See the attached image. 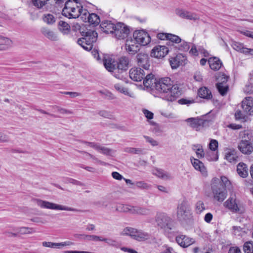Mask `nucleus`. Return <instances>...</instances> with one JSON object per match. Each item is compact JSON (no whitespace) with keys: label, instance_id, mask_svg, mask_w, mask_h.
I'll use <instances>...</instances> for the list:
<instances>
[{"label":"nucleus","instance_id":"f257e3e1","mask_svg":"<svg viewBox=\"0 0 253 253\" xmlns=\"http://www.w3.org/2000/svg\"><path fill=\"white\" fill-rule=\"evenodd\" d=\"M156 88L160 92L168 93L165 99L170 102L176 100L180 94L178 85L169 77L159 79L156 83Z\"/></svg>","mask_w":253,"mask_h":253},{"label":"nucleus","instance_id":"f03ea898","mask_svg":"<svg viewBox=\"0 0 253 253\" xmlns=\"http://www.w3.org/2000/svg\"><path fill=\"white\" fill-rule=\"evenodd\" d=\"M62 14L69 19L80 17L82 20H85L87 10L83 9L81 4L77 0H68L62 9Z\"/></svg>","mask_w":253,"mask_h":253},{"label":"nucleus","instance_id":"7ed1b4c3","mask_svg":"<svg viewBox=\"0 0 253 253\" xmlns=\"http://www.w3.org/2000/svg\"><path fill=\"white\" fill-rule=\"evenodd\" d=\"M211 186L213 200L219 203L223 202L227 197V191L220 183L219 179L217 177L213 178Z\"/></svg>","mask_w":253,"mask_h":253},{"label":"nucleus","instance_id":"20e7f679","mask_svg":"<svg viewBox=\"0 0 253 253\" xmlns=\"http://www.w3.org/2000/svg\"><path fill=\"white\" fill-rule=\"evenodd\" d=\"M241 140L238 148L240 151L245 155H250L253 152V136L251 133L244 131L240 133Z\"/></svg>","mask_w":253,"mask_h":253},{"label":"nucleus","instance_id":"39448f33","mask_svg":"<svg viewBox=\"0 0 253 253\" xmlns=\"http://www.w3.org/2000/svg\"><path fill=\"white\" fill-rule=\"evenodd\" d=\"M84 37L79 39L77 42L86 50H90L93 47V43L97 40V33L96 31L88 30L85 33L83 32Z\"/></svg>","mask_w":253,"mask_h":253},{"label":"nucleus","instance_id":"423d86ee","mask_svg":"<svg viewBox=\"0 0 253 253\" xmlns=\"http://www.w3.org/2000/svg\"><path fill=\"white\" fill-rule=\"evenodd\" d=\"M176 216L177 219L181 221L186 222L192 219V210L188 202L184 200L178 204Z\"/></svg>","mask_w":253,"mask_h":253},{"label":"nucleus","instance_id":"0eeeda50","mask_svg":"<svg viewBox=\"0 0 253 253\" xmlns=\"http://www.w3.org/2000/svg\"><path fill=\"white\" fill-rule=\"evenodd\" d=\"M133 39L139 45L146 46L151 42V37L149 34L144 30H135L132 34Z\"/></svg>","mask_w":253,"mask_h":253},{"label":"nucleus","instance_id":"6e6552de","mask_svg":"<svg viewBox=\"0 0 253 253\" xmlns=\"http://www.w3.org/2000/svg\"><path fill=\"white\" fill-rule=\"evenodd\" d=\"M130 33L128 26L123 23H116L113 36L118 40H124L128 37Z\"/></svg>","mask_w":253,"mask_h":253},{"label":"nucleus","instance_id":"1a4fd4ad","mask_svg":"<svg viewBox=\"0 0 253 253\" xmlns=\"http://www.w3.org/2000/svg\"><path fill=\"white\" fill-rule=\"evenodd\" d=\"M157 224L161 228L171 229L172 219L165 213H159L155 219Z\"/></svg>","mask_w":253,"mask_h":253},{"label":"nucleus","instance_id":"9d476101","mask_svg":"<svg viewBox=\"0 0 253 253\" xmlns=\"http://www.w3.org/2000/svg\"><path fill=\"white\" fill-rule=\"evenodd\" d=\"M125 49L129 54L134 55L140 50V45L133 37H130L126 40Z\"/></svg>","mask_w":253,"mask_h":253},{"label":"nucleus","instance_id":"9b49d317","mask_svg":"<svg viewBox=\"0 0 253 253\" xmlns=\"http://www.w3.org/2000/svg\"><path fill=\"white\" fill-rule=\"evenodd\" d=\"M241 107L246 115L253 116V99L252 97L244 98L242 101Z\"/></svg>","mask_w":253,"mask_h":253},{"label":"nucleus","instance_id":"f8f14e48","mask_svg":"<svg viewBox=\"0 0 253 253\" xmlns=\"http://www.w3.org/2000/svg\"><path fill=\"white\" fill-rule=\"evenodd\" d=\"M224 206L232 211L237 212L240 211L238 202L235 194L231 196L224 202Z\"/></svg>","mask_w":253,"mask_h":253},{"label":"nucleus","instance_id":"ddd939ff","mask_svg":"<svg viewBox=\"0 0 253 253\" xmlns=\"http://www.w3.org/2000/svg\"><path fill=\"white\" fill-rule=\"evenodd\" d=\"M175 14L181 18L187 19L194 21L200 19L199 16L196 14L184 10L180 8H176L175 10Z\"/></svg>","mask_w":253,"mask_h":253},{"label":"nucleus","instance_id":"4468645a","mask_svg":"<svg viewBox=\"0 0 253 253\" xmlns=\"http://www.w3.org/2000/svg\"><path fill=\"white\" fill-rule=\"evenodd\" d=\"M190 161L193 167L198 171H199L202 175L204 177H207L208 175L207 168L204 164L199 159H195L193 157L190 158Z\"/></svg>","mask_w":253,"mask_h":253},{"label":"nucleus","instance_id":"2eb2a0df","mask_svg":"<svg viewBox=\"0 0 253 253\" xmlns=\"http://www.w3.org/2000/svg\"><path fill=\"white\" fill-rule=\"evenodd\" d=\"M130 78L135 82H140L144 79L145 73L140 68H132L129 72Z\"/></svg>","mask_w":253,"mask_h":253},{"label":"nucleus","instance_id":"dca6fc26","mask_svg":"<svg viewBox=\"0 0 253 253\" xmlns=\"http://www.w3.org/2000/svg\"><path fill=\"white\" fill-rule=\"evenodd\" d=\"M169 52L168 48L164 45H157L152 50L151 56L157 58L164 57Z\"/></svg>","mask_w":253,"mask_h":253},{"label":"nucleus","instance_id":"f3484780","mask_svg":"<svg viewBox=\"0 0 253 253\" xmlns=\"http://www.w3.org/2000/svg\"><path fill=\"white\" fill-rule=\"evenodd\" d=\"M186 57L182 54H178L174 57L169 59L170 65L172 69H176L179 66L183 65L186 63Z\"/></svg>","mask_w":253,"mask_h":253},{"label":"nucleus","instance_id":"a211bd4d","mask_svg":"<svg viewBox=\"0 0 253 253\" xmlns=\"http://www.w3.org/2000/svg\"><path fill=\"white\" fill-rule=\"evenodd\" d=\"M185 121L188 123L189 126L196 131L201 130L204 126L205 122L198 118H190L186 119Z\"/></svg>","mask_w":253,"mask_h":253},{"label":"nucleus","instance_id":"6ab92c4d","mask_svg":"<svg viewBox=\"0 0 253 253\" xmlns=\"http://www.w3.org/2000/svg\"><path fill=\"white\" fill-rule=\"evenodd\" d=\"M87 145L88 146L94 148L99 152L105 155L113 156L114 153L112 149L96 143L88 142Z\"/></svg>","mask_w":253,"mask_h":253},{"label":"nucleus","instance_id":"aec40b11","mask_svg":"<svg viewBox=\"0 0 253 253\" xmlns=\"http://www.w3.org/2000/svg\"><path fill=\"white\" fill-rule=\"evenodd\" d=\"M137 64L139 66L143 67L145 70H148L150 66L149 63V56L148 54L139 53L136 56Z\"/></svg>","mask_w":253,"mask_h":253},{"label":"nucleus","instance_id":"412c9836","mask_svg":"<svg viewBox=\"0 0 253 253\" xmlns=\"http://www.w3.org/2000/svg\"><path fill=\"white\" fill-rule=\"evenodd\" d=\"M116 24L109 20H105L100 24L101 30L105 33L113 34Z\"/></svg>","mask_w":253,"mask_h":253},{"label":"nucleus","instance_id":"4be33fe9","mask_svg":"<svg viewBox=\"0 0 253 253\" xmlns=\"http://www.w3.org/2000/svg\"><path fill=\"white\" fill-rule=\"evenodd\" d=\"M176 241L181 247L186 248L193 244L195 241L185 235H180L176 237Z\"/></svg>","mask_w":253,"mask_h":253},{"label":"nucleus","instance_id":"5701e85b","mask_svg":"<svg viewBox=\"0 0 253 253\" xmlns=\"http://www.w3.org/2000/svg\"><path fill=\"white\" fill-rule=\"evenodd\" d=\"M114 87L119 92L131 98H135V95L133 91L129 90L123 84L117 83L115 84Z\"/></svg>","mask_w":253,"mask_h":253},{"label":"nucleus","instance_id":"b1692460","mask_svg":"<svg viewBox=\"0 0 253 253\" xmlns=\"http://www.w3.org/2000/svg\"><path fill=\"white\" fill-rule=\"evenodd\" d=\"M103 64L109 72L116 70L117 61L110 57H105L103 59Z\"/></svg>","mask_w":253,"mask_h":253},{"label":"nucleus","instance_id":"393cba45","mask_svg":"<svg viewBox=\"0 0 253 253\" xmlns=\"http://www.w3.org/2000/svg\"><path fill=\"white\" fill-rule=\"evenodd\" d=\"M130 213L142 215H148L151 214L149 209L138 206H132Z\"/></svg>","mask_w":253,"mask_h":253},{"label":"nucleus","instance_id":"a878e982","mask_svg":"<svg viewBox=\"0 0 253 253\" xmlns=\"http://www.w3.org/2000/svg\"><path fill=\"white\" fill-rule=\"evenodd\" d=\"M208 63L211 69L214 71L219 70L222 65L221 61L216 57L210 58Z\"/></svg>","mask_w":253,"mask_h":253},{"label":"nucleus","instance_id":"bb28decb","mask_svg":"<svg viewBox=\"0 0 253 253\" xmlns=\"http://www.w3.org/2000/svg\"><path fill=\"white\" fill-rule=\"evenodd\" d=\"M128 58L126 57H122L117 61L116 70L121 71H126L128 67Z\"/></svg>","mask_w":253,"mask_h":253},{"label":"nucleus","instance_id":"cd10ccee","mask_svg":"<svg viewBox=\"0 0 253 253\" xmlns=\"http://www.w3.org/2000/svg\"><path fill=\"white\" fill-rule=\"evenodd\" d=\"M48 209L54 210L67 211L74 212L78 211V210L73 208L50 202H48Z\"/></svg>","mask_w":253,"mask_h":253},{"label":"nucleus","instance_id":"c85d7f7f","mask_svg":"<svg viewBox=\"0 0 253 253\" xmlns=\"http://www.w3.org/2000/svg\"><path fill=\"white\" fill-rule=\"evenodd\" d=\"M152 173L164 180H169L171 178V175L169 173L162 169H153Z\"/></svg>","mask_w":253,"mask_h":253},{"label":"nucleus","instance_id":"c756f323","mask_svg":"<svg viewBox=\"0 0 253 253\" xmlns=\"http://www.w3.org/2000/svg\"><path fill=\"white\" fill-rule=\"evenodd\" d=\"M225 158L230 163H234L237 161L238 157L236 150L232 148L226 150Z\"/></svg>","mask_w":253,"mask_h":253},{"label":"nucleus","instance_id":"7c9ffc66","mask_svg":"<svg viewBox=\"0 0 253 253\" xmlns=\"http://www.w3.org/2000/svg\"><path fill=\"white\" fill-rule=\"evenodd\" d=\"M85 18L86 19L83 21L85 22H88L90 24L97 25L100 22L99 17L95 13L89 14L87 11Z\"/></svg>","mask_w":253,"mask_h":253},{"label":"nucleus","instance_id":"2f4dec72","mask_svg":"<svg viewBox=\"0 0 253 253\" xmlns=\"http://www.w3.org/2000/svg\"><path fill=\"white\" fill-rule=\"evenodd\" d=\"M237 171L242 177L245 178L248 175V169L247 166L243 163H240L237 167Z\"/></svg>","mask_w":253,"mask_h":253},{"label":"nucleus","instance_id":"473e14b6","mask_svg":"<svg viewBox=\"0 0 253 253\" xmlns=\"http://www.w3.org/2000/svg\"><path fill=\"white\" fill-rule=\"evenodd\" d=\"M58 28L60 32L64 35H68L71 32L69 24L63 21H60L58 23Z\"/></svg>","mask_w":253,"mask_h":253},{"label":"nucleus","instance_id":"72a5a7b5","mask_svg":"<svg viewBox=\"0 0 253 253\" xmlns=\"http://www.w3.org/2000/svg\"><path fill=\"white\" fill-rule=\"evenodd\" d=\"M199 96L201 98L210 99L212 96L211 91L206 87H202L198 90Z\"/></svg>","mask_w":253,"mask_h":253},{"label":"nucleus","instance_id":"f704fd0d","mask_svg":"<svg viewBox=\"0 0 253 253\" xmlns=\"http://www.w3.org/2000/svg\"><path fill=\"white\" fill-rule=\"evenodd\" d=\"M137 229L131 228V227H126L124 228L121 232V234L122 235H127L130 236L134 239H135L136 233Z\"/></svg>","mask_w":253,"mask_h":253},{"label":"nucleus","instance_id":"c9c22d12","mask_svg":"<svg viewBox=\"0 0 253 253\" xmlns=\"http://www.w3.org/2000/svg\"><path fill=\"white\" fill-rule=\"evenodd\" d=\"M231 46L233 48L237 51L247 54L248 48L245 47L243 43L234 42H232Z\"/></svg>","mask_w":253,"mask_h":253},{"label":"nucleus","instance_id":"e433bc0d","mask_svg":"<svg viewBox=\"0 0 253 253\" xmlns=\"http://www.w3.org/2000/svg\"><path fill=\"white\" fill-rule=\"evenodd\" d=\"M132 206L118 204L115 207V211L118 212H129L130 213Z\"/></svg>","mask_w":253,"mask_h":253},{"label":"nucleus","instance_id":"4c0bfd02","mask_svg":"<svg viewBox=\"0 0 253 253\" xmlns=\"http://www.w3.org/2000/svg\"><path fill=\"white\" fill-rule=\"evenodd\" d=\"M73 244L74 243L72 242L69 241L58 243L48 242V248L60 249L62 247L72 246Z\"/></svg>","mask_w":253,"mask_h":253},{"label":"nucleus","instance_id":"58836bf2","mask_svg":"<svg viewBox=\"0 0 253 253\" xmlns=\"http://www.w3.org/2000/svg\"><path fill=\"white\" fill-rule=\"evenodd\" d=\"M150 237V235L148 233L142 230H137L135 240L138 241H143L149 239Z\"/></svg>","mask_w":253,"mask_h":253},{"label":"nucleus","instance_id":"ea45409f","mask_svg":"<svg viewBox=\"0 0 253 253\" xmlns=\"http://www.w3.org/2000/svg\"><path fill=\"white\" fill-rule=\"evenodd\" d=\"M155 80L154 76L152 74H149L144 79V85L147 87H150L155 83Z\"/></svg>","mask_w":253,"mask_h":253},{"label":"nucleus","instance_id":"a19ab883","mask_svg":"<svg viewBox=\"0 0 253 253\" xmlns=\"http://www.w3.org/2000/svg\"><path fill=\"white\" fill-rule=\"evenodd\" d=\"M193 149L195 151L197 157L198 159H201L204 157L205 152L203 149L202 146L201 145H195L193 147Z\"/></svg>","mask_w":253,"mask_h":253},{"label":"nucleus","instance_id":"79ce46f5","mask_svg":"<svg viewBox=\"0 0 253 253\" xmlns=\"http://www.w3.org/2000/svg\"><path fill=\"white\" fill-rule=\"evenodd\" d=\"M18 231V233L19 234H29L35 232L33 228L27 227H20L16 229Z\"/></svg>","mask_w":253,"mask_h":253},{"label":"nucleus","instance_id":"37998d69","mask_svg":"<svg viewBox=\"0 0 253 253\" xmlns=\"http://www.w3.org/2000/svg\"><path fill=\"white\" fill-rule=\"evenodd\" d=\"M216 87L220 94L223 96L226 94L228 90V86L227 84H223V83H217Z\"/></svg>","mask_w":253,"mask_h":253},{"label":"nucleus","instance_id":"c03bdc74","mask_svg":"<svg viewBox=\"0 0 253 253\" xmlns=\"http://www.w3.org/2000/svg\"><path fill=\"white\" fill-rule=\"evenodd\" d=\"M47 0H31L32 5L38 9H41L46 5Z\"/></svg>","mask_w":253,"mask_h":253},{"label":"nucleus","instance_id":"a18cd8bd","mask_svg":"<svg viewBox=\"0 0 253 253\" xmlns=\"http://www.w3.org/2000/svg\"><path fill=\"white\" fill-rule=\"evenodd\" d=\"M12 43V41L9 39L0 36V44L6 49H8Z\"/></svg>","mask_w":253,"mask_h":253},{"label":"nucleus","instance_id":"49530a36","mask_svg":"<svg viewBox=\"0 0 253 253\" xmlns=\"http://www.w3.org/2000/svg\"><path fill=\"white\" fill-rule=\"evenodd\" d=\"M243 249L245 253H253V242H246L244 245Z\"/></svg>","mask_w":253,"mask_h":253},{"label":"nucleus","instance_id":"de8ad7c7","mask_svg":"<svg viewBox=\"0 0 253 253\" xmlns=\"http://www.w3.org/2000/svg\"><path fill=\"white\" fill-rule=\"evenodd\" d=\"M195 208L197 213H201L205 210V206L203 202L201 201H198L195 204Z\"/></svg>","mask_w":253,"mask_h":253},{"label":"nucleus","instance_id":"09e8293b","mask_svg":"<svg viewBox=\"0 0 253 253\" xmlns=\"http://www.w3.org/2000/svg\"><path fill=\"white\" fill-rule=\"evenodd\" d=\"M220 182L226 189L227 188L231 187L232 184L231 181L225 176H221L220 177Z\"/></svg>","mask_w":253,"mask_h":253},{"label":"nucleus","instance_id":"8fccbe9b","mask_svg":"<svg viewBox=\"0 0 253 253\" xmlns=\"http://www.w3.org/2000/svg\"><path fill=\"white\" fill-rule=\"evenodd\" d=\"M125 151L129 153L139 154L142 153L143 151L138 148L127 147L125 148Z\"/></svg>","mask_w":253,"mask_h":253},{"label":"nucleus","instance_id":"3c124183","mask_svg":"<svg viewBox=\"0 0 253 253\" xmlns=\"http://www.w3.org/2000/svg\"><path fill=\"white\" fill-rule=\"evenodd\" d=\"M52 108L54 109L56 111L59 112L61 114L72 115L73 114V112L71 110L62 108L58 106L52 107Z\"/></svg>","mask_w":253,"mask_h":253},{"label":"nucleus","instance_id":"603ef678","mask_svg":"<svg viewBox=\"0 0 253 253\" xmlns=\"http://www.w3.org/2000/svg\"><path fill=\"white\" fill-rule=\"evenodd\" d=\"M33 202L42 208H47V203L38 199H33Z\"/></svg>","mask_w":253,"mask_h":253},{"label":"nucleus","instance_id":"864d4df0","mask_svg":"<svg viewBox=\"0 0 253 253\" xmlns=\"http://www.w3.org/2000/svg\"><path fill=\"white\" fill-rule=\"evenodd\" d=\"M135 185L137 187L143 189H149L151 187L150 185L143 181L136 182Z\"/></svg>","mask_w":253,"mask_h":253},{"label":"nucleus","instance_id":"5fc2aeb1","mask_svg":"<svg viewBox=\"0 0 253 253\" xmlns=\"http://www.w3.org/2000/svg\"><path fill=\"white\" fill-rule=\"evenodd\" d=\"M168 40L176 43L181 42V39L179 37L171 34H169V35L168 36Z\"/></svg>","mask_w":253,"mask_h":253},{"label":"nucleus","instance_id":"6e6d98bb","mask_svg":"<svg viewBox=\"0 0 253 253\" xmlns=\"http://www.w3.org/2000/svg\"><path fill=\"white\" fill-rule=\"evenodd\" d=\"M102 242H105L107 245L110 246L115 247L117 245V242L111 238H103Z\"/></svg>","mask_w":253,"mask_h":253},{"label":"nucleus","instance_id":"4d7b16f0","mask_svg":"<svg viewBox=\"0 0 253 253\" xmlns=\"http://www.w3.org/2000/svg\"><path fill=\"white\" fill-rule=\"evenodd\" d=\"M218 143L217 140L211 139L209 144V148L211 151H215L217 149Z\"/></svg>","mask_w":253,"mask_h":253},{"label":"nucleus","instance_id":"13d9d810","mask_svg":"<svg viewBox=\"0 0 253 253\" xmlns=\"http://www.w3.org/2000/svg\"><path fill=\"white\" fill-rule=\"evenodd\" d=\"M246 116L247 115L240 110H237L235 113V117L236 120H244Z\"/></svg>","mask_w":253,"mask_h":253},{"label":"nucleus","instance_id":"bf43d9fd","mask_svg":"<svg viewBox=\"0 0 253 253\" xmlns=\"http://www.w3.org/2000/svg\"><path fill=\"white\" fill-rule=\"evenodd\" d=\"M189 47V44L185 41L182 42L180 44L178 45L179 50L181 51H187Z\"/></svg>","mask_w":253,"mask_h":253},{"label":"nucleus","instance_id":"052dcab7","mask_svg":"<svg viewBox=\"0 0 253 253\" xmlns=\"http://www.w3.org/2000/svg\"><path fill=\"white\" fill-rule=\"evenodd\" d=\"M144 137L146 139V141L151 144V145L153 146H157L159 145V143L155 139L152 138L147 136H144Z\"/></svg>","mask_w":253,"mask_h":253},{"label":"nucleus","instance_id":"680f3d73","mask_svg":"<svg viewBox=\"0 0 253 253\" xmlns=\"http://www.w3.org/2000/svg\"><path fill=\"white\" fill-rule=\"evenodd\" d=\"M102 237H100V236H96V235H88V237H87V240L88 241H95V242H97V241H101L102 242Z\"/></svg>","mask_w":253,"mask_h":253},{"label":"nucleus","instance_id":"e2e57ef3","mask_svg":"<svg viewBox=\"0 0 253 253\" xmlns=\"http://www.w3.org/2000/svg\"><path fill=\"white\" fill-rule=\"evenodd\" d=\"M64 94L69 95L72 98H75L77 97L81 96L82 95V94L80 92H64L63 93Z\"/></svg>","mask_w":253,"mask_h":253},{"label":"nucleus","instance_id":"0e129e2a","mask_svg":"<svg viewBox=\"0 0 253 253\" xmlns=\"http://www.w3.org/2000/svg\"><path fill=\"white\" fill-rule=\"evenodd\" d=\"M244 90L247 93H251L253 92V84H247L244 88Z\"/></svg>","mask_w":253,"mask_h":253},{"label":"nucleus","instance_id":"69168bd1","mask_svg":"<svg viewBox=\"0 0 253 253\" xmlns=\"http://www.w3.org/2000/svg\"><path fill=\"white\" fill-rule=\"evenodd\" d=\"M48 39L52 41H57L58 39L57 33L53 32H48Z\"/></svg>","mask_w":253,"mask_h":253},{"label":"nucleus","instance_id":"338daca9","mask_svg":"<svg viewBox=\"0 0 253 253\" xmlns=\"http://www.w3.org/2000/svg\"><path fill=\"white\" fill-rule=\"evenodd\" d=\"M98 114H99V115H100V116L101 117H104V118H110L111 115V114L109 113V112H108V111H105V110H101V111H99L98 113Z\"/></svg>","mask_w":253,"mask_h":253},{"label":"nucleus","instance_id":"774afa93","mask_svg":"<svg viewBox=\"0 0 253 253\" xmlns=\"http://www.w3.org/2000/svg\"><path fill=\"white\" fill-rule=\"evenodd\" d=\"M143 113L145 115V116L148 119H152L153 118L154 114L152 112L143 109Z\"/></svg>","mask_w":253,"mask_h":253}]
</instances>
